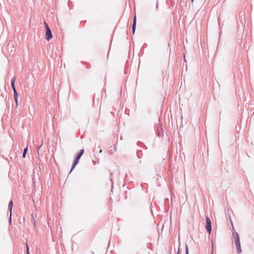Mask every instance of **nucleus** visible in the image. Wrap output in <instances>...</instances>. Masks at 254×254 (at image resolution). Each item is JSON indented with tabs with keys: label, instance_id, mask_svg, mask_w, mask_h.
I'll return each instance as SVG.
<instances>
[{
	"label": "nucleus",
	"instance_id": "17",
	"mask_svg": "<svg viewBox=\"0 0 254 254\" xmlns=\"http://www.w3.org/2000/svg\"><path fill=\"white\" fill-rule=\"evenodd\" d=\"M212 251L211 254H213V241H212Z\"/></svg>",
	"mask_w": 254,
	"mask_h": 254
},
{
	"label": "nucleus",
	"instance_id": "10",
	"mask_svg": "<svg viewBox=\"0 0 254 254\" xmlns=\"http://www.w3.org/2000/svg\"><path fill=\"white\" fill-rule=\"evenodd\" d=\"M185 252L186 254H189V247L187 244L185 246Z\"/></svg>",
	"mask_w": 254,
	"mask_h": 254
},
{
	"label": "nucleus",
	"instance_id": "14",
	"mask_svg": "<svg viewBox=\"0 0 254 254\" xmlns=\"http://www.w3.org/2000/svg\"><path fill=\"white\" fill-rule=\"evenodd\" d=\"M44 24L45 25L46 29H47L48 28H50L49 26L48 25L47 23L46 22H44Z\"/></svg>",
	"mask_w": 254,
	"mask_h": 254
},
{
	"label": "nucleus",
	"instance_id": "4",
	"mask_svg": "<svg viewBox=\"0 0 254 254\" xmlns=\"http://www.w3.org/2000/svg\"><path fill=\"white\" fill-rule=\"evenodd\" d=\"M136 16L135 15L133 18V23H132V31L133 34H134L135 33V27H136Z\"/></svg>",
	"mask_w": 254,
	"mask_h": 254
},
{
	"label": "nucleus",
	"instance_id": "1",
	"mask_svg": "<svg viewBox=\"0 0 254 254\" xmlns=\"http://www.w3.org/2000/svg\"><path fill=\"white\" fill-rule=\"evenodd\" d=\"M231 222L232 225L233 229L234 230V228L233 225L232 221L231 220ZM233 234V241L234 243V244L237 248V252L238 254H240L242 252V249L241 247V244L240 242V238L239 235L237 232H236L235 230H234L233 232H232Z\"/></svg>",
	"mask_w": 254,
	"mask_h": 254
},
{
	"label": "nucleus",
	"instance_id": "23",
	"mask_svg": "<svg viewBox=\"0 0 254 254\" xmlns=\"http://www.w3.org/2000/svg\"><path fill=\"white\" fill-rule=\"evenodd\" d=\"M191 2H192L193 1V0H191Z\"/></svg>",
	"mask_w": 254,
	"mask_h": 254
},
{
	"label": "nucleus",
	"instance_id": "18",
	"mask_svg": "<svg viewBox=\"0 0 254 254\" xmlns=\"http://www.w3.org/2000/svg\"><path fill=\"white\" fill-rule=\"evenodd\" d=\"M80 158L76 156V159L75 160L78 162L79 160L80 159Z\"/></svg>",
	"mask_w": 254,
	"mask_h": 254
},
{
	"label": "nucleus",
	"instance_id": "22",
	"mask_svg": "<svg viewBox=\"0 0 254 254\" xmlns=\"http://www.w3.org/2000/svg\"><path fill=\"white\" fill-rule=\"evenodd\" d=\"M184 59H185V55L184 56Z\"/></svg>",
	"mask_w": 254,
	"mask_h": 254
},
{
	"label": "nucleus",
	"instance_id": "5",
	"mask_svg": "<svg viewBox=\"0 0 254 254\" xmlns=\"http://www.w3.org/2000/svg\"><path fill=\"white\" fill-rule=\"evenodd\" d=\"M12 207H13V203H12V201L11 200V201H10V202H9V204H8V207L10 211L9 222H11V210H12Z\"/></svg>",
	"mask_w": 254,
	"mask_h": 254
},
{
	"label": "nucleus",
	"instance_id": "9",
	"mask_svg": "<svg viewBox=\"0 0 254 254\" xmlns=\"http://www.w3.org/2000/svg\"><path fill=\"white\" fill-rule=\"evenodd\" d=\"M28 148L27 147L24 149L23 153L22 154V156L23 158H25L26 155L27 151Z\"/></svg>",
	"mask_w": 254,
	"mask_h": 254
},
{
	"label": "nucleus",
	"instance_id": "7",
	"mask_svg": "<svg viewBox=\"0 0 254 254\" xmlns=\"http://www.w3.org/2000/svg\"><path fill=\"white\" fill-rule=\"evenodd\" d=\"M78 162H77L76 161H74V162H73V165L72 166V168L70 170V173H71L72 170L74 169V168H75V167L76 166V165L78 164Z\"/></svg>",
	"mask_w": 254,
	"mask_h": 254
},
{
	"label": "nucleus",
	"instance_id": "3",
	"mask_svg": "<svg viewBox=\"0 0 254 254\" xmlns=\"http://www.w3.org/2000/svg\"><path fill=\"white\" fill-rule=\"evenodd\" d=\"M52 37V33L50 28L47 27L46 32V39L49 41Z\"/></svg>",
	"mask_w": 254,
	"mask_h": 254
},
{
	"label": "nucleus",
	"instance_id": "11",
	"mask_svg": "<svg viewBox=\"0 0 254 254\" xmlns=\"http://www.w3.org/2000/svg\"><path fill=\"white\" fill-rule=\"evenodd\" d=\"M14 93V98H18V93L17 92L16 90H13Z\"/></svg>",
	"mask_w": 254,
	"mask_h": 254
},
{
	"label": "nucleus",
	"instance_id": "12",
	"mask_svg": "<svg viewBox=\"0 0 254 254\" xmlns=\"http://www.w3.org/2000/svg\"><path fill=\"white\" fill-rule=\"evenodd\" d=\"M11 87L12 88L13 91V90H15L16 89H15V87L14 83H13V82L11 83Z\"/></svg>",
	"mask_w": 254,
	"mask_h": 254
},
{
	"label": "nucleus",
	"instance_id": "2",
	"mask_svg": "<svg viewBox=\"0 0 254 254\" xmlns=\"http://www.w3.org/2000/svg\"><path fill=\"white\" fill-rule=\"evenodd\" d=\"M206 226L205 228L206 230L208 232L209 234H210L211 233V222L210 219L208 217H206Z\"/></svg>",
	"mask_w": 254,
	"mask_h": 254
},
{
	"label": "nucleus",
	"instance_id": "8",
	"mask_svg": "<svg viewBox=\"0 0 254 254\" xmlns=\"http://www.w3.org/2000/svg\"><path fill=\"white\" fill-rule=\"evenodd\" d=\"M84 149H81L80 150L79 153L77 155V157L80 158L82 154L84 153Z\"/></svg>",
	"mask_w": 254,
	"mask_h": 254
},
{
	"label": "nucleus",
	"instance_id": "16",
	"mask_svg": "<svg viewBox=\"0 0 254 254\" xmlns=\"http://www.w3.org/2000/svg\"><path fill=\"white\" fill-rule=\"evenodd\" d=\"M17 98H14V101H15V104L16 105H17L18 104V100H17Z\"/></svg>",
	"mask_w": 254,
	"mask_h": 254
},
{
	"label": "nucleus",
	"instance_id": "21",
	"mask_svg": "<svg viewBox=\"0 0 254 254\" xmlns=\"http://www.w3.org/2000/svg\"><path fill=\"white\" fill-rule=\"evenodd\" d=\"M177 254H179V250H178Z\"/></svg>",
	"mask_w": 254,
	"mask_h": 254
},
{
	"label": "nucleus",
	"instance_id": "15",
	"mask_svg": "<svg viewBox=\"0 0 254 254\" xmlns=\"http://www.w3.org/2000/svg\"><path fill=\"white\" fill-rule=\"evenodd\" d=\"M26 246H27V252H26V254H29V249H28V246L27 244H26Z\"/></svg>",
	"mask_w": 254,
	"mask_h": 254
},
{
	"label": "nucleus",
	"instance_id": "13",
	"mask_svg": "<svg viewBox=\"0 0 254 254\" xmlns=\"http://www.w3.org/2000/svg\"><path fill=\"white\" fill-rule=\"evenodd\" d=\"M15 79H16V78L15 77H13L12 79H11V83H12L13 82V83H14V82L15 81Z\"/></svg>",
	"mask_w": 254,
	"mask_h": 254
},
{
	"label": "nucleus",
	"instance_id": "6",
	"mask_svg": "<svg viewBox=\"0 0 254 254\" xmlns=\"http://www.w3.org/2000/svg\"><path fill=\"white\" fill-rule=\"evenodd\" d=\"M157 129H158V136L160 137L162 136V131H160V129H161L162 128H161V126H158L157 127Z\"/></svg>",
	"mask_w": 254,
	"mask_h": 254
},
{
	"label": "nucleus",
	"instance_id": "19",
	"mask_svg": "<svg viewBox=\"0 0 254 254\" xmlns=\"http://www.w3.org/2000/svg\"><path fill=\"white\" fill-rule=\"evenodd\" d=\"M41 147V146L38 149V150H37V153L39 154V150H40V148Z\"/></svg>",
	"mask_w": 254,
	"mask_h": 254
},
{
	"label": "nucleus",
	"instance_id": "20",
	"mask_svg": "<svg viewBox=\"0 0 254 254\" xmlns=\"http://www.w3.org/2000/svg\"><path fill=\"white\" fill-rule=\"evenodd\" d=\"M114 148H115V151H116V149H117V147H116V146H114Z\"/></svg>",
	"mask_w": 254,
	"mask_h": 254
}]
</instances>
